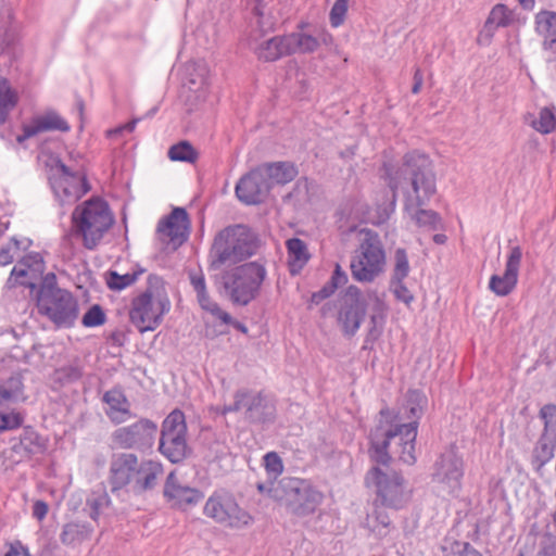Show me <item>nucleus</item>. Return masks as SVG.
I'll return each instance as SVG.
<instances>
[{
  "label": "nucleus",
  "instance_id": "2f4dec72",
  "mask_svg": "<svg viewBox=\"0 0 556 556\" xmlns=\"http://www.w3.org/2000/svg\"><path fill=\"white\" fill-rule=\"evenodd\" d=\"M275 405L263 392H256V403L249 414V421L253 424L270 422L275 419Z\"/></svg>",
  "mask_w": 556,
  "mask_h": 556
},
{
  "label": "nucleus",
  "instance_id": "de8ad7c7",
  "mask_svg": "<svg viewBox=\"0 0 556 556\" xmlns=\"http://www.w3.org/2000/svg\"><path fill=\"white\" fill-rule=\"evenodd\" d=\"M395 266L393 270L392 279L396 281L404 280L409 273L408 257L405 249L399 248L394 254Z\"/></svg>",
  "mask_w": 556,
  "mask_h": 556
},
{
  "label": "nucleus",
  "instance_id": "aec40b11",
  "mask_svg": "<svg viewBox=\"0 0 556 556\" xmlns=\"http://www.w3.org/2000/svg\"><path fill=\"white\" fill-rule=\"evenodd\" d=\"M271 188L265 172L258 166L242 176L236 185V195L244 204H260Z\"/></svg>",
  "mask_w": 556,
  "mask_h": 556
},
{
  "label": "nucleus",
  "instance_id": "3c124183",
  "mask_svg": "<svg viewBox=\"0 0 556 556\" xmlns=\"http://www.w3.org/2000/svg\"><path fill=\"white\" fill-rule=\"evenodd\" d=\"M348 12V0H336L329 14L330 24L332 27H339L343 24Z\"/></svg>",
  "mask_w": 556,
  "mask_h": 556
},
{
  "label": "nucleus",
  "instance_id": "20e7f679",
  "mask_svg": "<svg viewBox=\"0 0 556 556\" xmlns=\"http://www.w3.org/2000/svg\"><path fill=\"white\" fill-rule=\"evenodd\" d=\"M260 248L257 235L247 225H230L218 231L208 253V267L220 269L236 265L256 254Z\"/></svg>",
  "mask_w": 556,
  "mask_h": 556
},
{
  "label": "nucleus",
  "instance_id": "37998d69",
  "mask_svg": "<svg viewBox=\"0 0 556 556\" xmlns=\"http://www.w3.org/2000/svg\"><path fill=\"white\" fill-rule=\"evenodd\" d=\"M111 500L105 490L93 491L86 501L89 517L97 521L104 508H108Z\"/></svg>",
  "mask_w": 556,
  "mask_h": 556
},
{
  "label": "nucleus",
  "instance_id": "412c9836",
  "mask_svg": "<svg viewBox=\"0 0 556 556\" xmlns=\"http://www.w3.org/2000/svg\"><path fill=\"white\" fill-rule=\"evenodd\" d=\"M522 257L520 247H514L507 257L505 271L503 275H493L489 282V288L498 296L508 295L516 287L518 274Z\"/></svg>",
  "mask_w": 556,
  "mask_h": 556
},
{
  "label": "nucleus",
  "instance_id": "f3484780",
  "mask_svg": "<svg viewBox=\"0 0 556 556\" xmlns=\"http://www.w3.org/2000/svg\"><path fill=\"white\" fill-rule=\"evenodd\" d=\"M367 311L366 300L356 286H349L341 298L338 324L345 337H353L361 327Z\"/></svg>",
  "mask_w": 556,
  "mask_h": 556
},
{
  "label": "nucleus",
  "instance_id": "39448f33",
  "mask_svg": "<svg viewBox=\"0 0 556 556\" xmlns=\"http://www.w3.org/2000/svg\"><path fill=\"white\" fill-rule=\"evenodd\" d=\"M37 311L46 316L55 329L72 328L79 316L77 299L66 289L58 286L54 273L41 277L37 287Z\"/></svg>",
  "mask_w": 556,
  "mask_h": 556
},
{
  "label": "nucleus",
  "instance_id": "9b49d317",
  "mask_svg": "<svg viewBox=\"0 0 556 556\" xmlns=\"http://www.w3.org/2000/svg\"><path fill=\"white\" fill-rule=\"evenodd\" d=\"M72 220L87 249H93L113 224L108 203L99 198L88 200L83 207L77 206Z\"/></svg>",
  "mask_w": 556,
  "mask_h": 556
},
{
  "label": "nucleus",
  "instance_id": "0eeeda50",
  "mask_svg": "<svg viewBox=\"0 0 556 556\" xmlns=\"http://www.w3.org/2000/svg\"><path fill=\"white\" fill-rule=\"evenodd\" d=\"M169 309L170 301L163 278L149 275L146 290L131 301L129 318L139 332L143 333L156 329Z\"/></svg>",
  "mask_w": 556,
  "mask_h": 556
},
{
  "label": "nucleus",
  "instance_id": "a211bd4d",
  "mask_svg": "<svg viewBox=\"0 0 556 556\" xmlns=\"http://www.w3.org/2000/svg\"><path fill=\"white\" fill-rule=\"evenodd\" d=\"M543 421V431L533 448L532 463L540 469L545 466L555 454L556 448V404H545L539 412Z\"/></svg>",
  "mask_w": 556,
  "mask_h": 556
},
{
  "label": "nucleus",
  "instance_id": "69168bd1",
  "mask_svg": "<svg viewBox=\"0 0 556 556\" xmlns=\"http://www.w3.org/2000/svg\"><path fill=\"white\" fill-rule=\"evenodd\" d=\"M371 323H372V327L368 331L366 339H365L366 344L375 342L380 336V331L376 328V316H371Z\"/></svg>",
  "mask_w": 556,
  "mask_h": 556
},
{
  "label": "nucleus",
  "instance_id": "cd10ccee",
  "mask_svg": "<svg viewBox=\"0 0 556 556\" xmlns=\"http://www.w3.org/2000/svg\"><path fill=\"white\" fill-rule=\"evenodd\" d=\"M33 241L28 238L11 237L0 247V267L17 262L21 256L29 252Z\"/></svg>",
  "mask_w": 556,
  "mask_h": 556
},
{
  "label": "nucleus",
  "instance_id": "f8f14e48",
  "mask_svg": "<svg viewBox=\"0 0 556 556\" xmlns=\"http://www.w3.org/2000/svg\"><path fill=\"white\" fill-rule=\"evenodd\" d=\"M384 264L386 254L381 241L377 233L369 230L352 256V277L358 282H372L383 271Z\"/></svg>",
  "mask_w": 556,
  "mask_h": 556
},
{
  "label": "nucleus",
  "instance_id": "2eb2a0df",
  "mask_svg": "<svg viewBox=\"0 0 556 556\" xmlns=\"http://www.w3.org/2000/svg\"><path fill=\"white\" fill-rule=\"evenodd\" d=\"M4 288L28 301L29 316L35 314V252L29 251L15 262Z\"/></svg>",
  "mask_w": 556,
  "mask_h": 556
},
{
  "label": "nucleus",
  "instance_id": "603ef678",
  "mask_svg": "<svg viewBox=\"0 0 556 556\" xmlns=\"http://www.w3.org/2000/svg\"><path fill=\"white\" fill-rule=\"evenodd\" d=\"M235 399L241 400L242 409H245V418L249 419V414L256 403V393L247 389L237 390Z\"/></svg>",
  "mask_w": 556,
  "mask_h": 556
},
{
  "label": "nucleus",
  "instance_id": "6e6552de",
  "mask_svg": "<svg viewBox=\"0 0 556 556\" xmlns=\"http://www.w3.org/2000/svg\"><path fill=\"white\" fill-rule=\"evenodd\" d=\"M46 146V143H41L37 159L45 166L47 179L54 194L62 202L72 203L79 200L90 190L86 175L73 172Z\"/></svg>",
  "mask_w": 556,
  "mask_h": 556
},
{
  "label": "nucleus",
  "instance_id": "5701e85b",
  "mask_svg": "<svg viewBox=\"0 0 556 556\" xmlns=\"http://www.w3.org/2000/svg\"><path fill=\"white\" fill-rule=\"evenodd\" d=\"M190 219L184 207H175L157 225V231L169 239L175 245H181L188 239Z\"/></svg>",
  "mask_w": 556,
  "mask_h": 556
},
{
  "label": "nucleus",
  "instance_id": "ddd939ff",
  "mask_svg": "<svg viewBox=\"0 0 556 556\" xmlns=\"http://www.w3.org/2000/svg\"><path fill=\"white\" fill-rule=\"evenodd\" d=\"M187 433L184 412L174 409L162 422L159 452L173 464L184 462L192 452L187 442Z\"/></svg>",
  "mask_w": 556,
  "mask_h": 556
},
{
  "label": "nucleus",
  "instance_id": "c756f323",
  "mask_svg": "<svg viewBox=\"0 0 556 556\" xmlns=\"http://www.w3.org/2000/svg\"><path fill=\"white\" fill-rule=\"evenodd\" d=\"M288 265L292 275L299 274L309 260L305 242L299 238H291L286 242Z\"/></svg>",
  "mask_w": 556,
  "mask_h": 556
},
{
  "label": "nucleus",
  "instance_id": "c9c22d12",
  "mask_svg": "<svg viewBox=\"0 0 556 556\" xmlns=\"http://www.w3.org/2000/svg\"><path fill=\"white\" fill-rule=\"evenodd\" d=\"M70 129L68 123L55 111L37 115V135L43 131L67 132Z\"/></svg>",
  "mask_w": 556,
  "mask_h": 556
},
{
  "label": "nucleus",
  "instance_id": "a19ab883",
  "mask_svg": "<svg viewBox=\"0 0 556 556\" xmlns=\"http://www.w3.org/2000/svg\"><path fill=\"white\" fill-rule=\"evenodd\" d=\"M188 278L193 291L197 294V301L202 309L210 305L213 300L207 291L205 277L202 270H189Z\"/></svg>",
  "mask_w": 556,
  "mask_h": 556
},
{
  "label": "nucleus",
  "instance_id": "79ce46f5",
  "mask_svg": "<svg viewBox=\"0 0 556 556\" xmlns=\"http://www.w3.org/2000/svg\"><path fill=\"white\" fill-rule=\"evenodd\" d=\"M427 405V396L420 390L410 389L406 393L407 418L418 421Z\"/></svg>",
  "mask_w": 556,
  "mask_h": 556
},
{
  "label": "nucleus",
  "instance_id": "9d476101",
  "mask_svg": "<svg viewBox=\"0 0 556 556\" xmlns=\"http://www.w3.org/2000/svg\"><path fill=\"white\" fill-rule=\"evenodd\" d=\"M365 485L375 493L372 505L400 510L410 500V491L403 475L392 469L383 470L379 465L367 471Z\"/></svg>",
  "mask_w": 556,
  "mask_h": 556
},
{
  "label": "nucleus",
  "instance_id": "5fc2aeb1",
  "mask_svg": "<svg viewBox=\"0 0 556 556\" xmlns=\"http://www.w3.org/2000/svg\"><path fill=\"white\" fill-rule=\"evenodd\" d=\"M391 288L399 301L408 305L414 300V295L404 285L403 280L396 281V279H391Z\"/></svg>",
  "mask_w": 556,
  "mask_h": 556
},
{
  "label": "nucleus",
  "instance_id": "bf43d9fd",
  "mask_svg": "<svg viewBox=\"0 0 556 556\" xmlns=\"http://www.w3.org/2000/svg\"><path fill=\"white\" fill-rule=\"evenodd\" d=\"M204 311L211 313L216 318L220 319L226 325H232L233 318L231 315L224 309L220 308V306L216 302H212L210 305H207Z\"/></svg>",
  "mask_w": 556,
  "mask_h": 556
},
{
  "label": "nucleus",
  "instance_id": "864d4df0",
  "mask_svg": "<svg viewBox=\"0 0 556 556\" xmlns=\"http://www.w3.org/2000/svg\"><path fill=\"white\" fill-rule=\"evenodd\" d=\"M23 416L18 413L2 414L0 413V433L7 430H13L21 427Z\"/></svg>",
  "mask_w": 556,
  "mask_h": 556
},
{
  "label": "nucleus",
  "instance_id": "bb28decb",
  "mask_svg": "<svg viewBox=\"0 0 556 556\" xmlns=\"http://www.w3.org/2000/svg\"><path fill=\"white\" fill-rule=\"evenodd\" d=\"M288 35L275 36L263 41L255 50L257 58L264 62H275L286 55H291Z\"/></svg>",
  "mask_w": 556,
  "mask_h": 556
},
{
  "label": "nucleus",
  "instance_id": "13d9d810",
  "mask_svg": "<svg viewBox=\"0 0 556 556\" xmlns=\"http://www.w3.org/2000/svg\"><path fill=\"white\" fill-rule=\"evenodd\" d=\"M337 289L338 288L336 286H332L330 281H327L320 290L312 294L311 303L318 305L324 300L330 298L336 292Z\"/></svg>",
  "mask_w": 556,
  "mask_h": 556
},
{
  "label": "nucleus",
  "instance_id": "6e6d98bb",
  "mask_svg": "<svg viewBox=\"0 0 556 556\" xmlns=\"http://www.w3.org/2000/svg\"><path fill=\"white\" fill-rule=\"evenodd\" d=\"M451 556H482V554L470 543L456 541L452 545Z\"/></svg>",
  "mask_w": 556,
  "mask_h": 556
},
{
  "label": "nucleus",
  "instance_id": "e433bc0d",
  "mask_svg": "<svg viewBox=\"0 0 556 556\" xmlns=\"http://www.w3.org/2000/svg\"><path fill=\"white\" fill-rule=\"evenodd\" d=\"M93 528L84 522H70L64 526L61 540L64 544L80 543L90 538Z\"/></svg>",
  "mask_w": 556,
  "mask_h": 556
},
{
  "label": "nucleus",
  "instance_id": "393cba45",
  "mask_svg": "<svg viewBox=\"0 0 556 556\" xmlns=\"http://www.w3.org/2000/svg\"><path fill=\"white\" fill-rule=\"evenodd\" d=\"M103 402L108 404L106 416L115 425H121L132 417L129 402L119 389H112L104 393Z\"/></svg>",
  "mask_w": 556,
  "mask_h": 556
},
{
  "label": "nucleus",
  "instance_id": "58836bf2",
  "mask_svg": "<svg viewBox=\"0 0 556 556\" xmlns=\"http://www.w3.org/2000/svg\"><path fill=\"white\" fill-rule=\"evenodd\" d=\"M167 155L172 161L194 164L200 154L189 141L181 140L168 149Z\"/></svg>",
  "mask_w": 556,
  "mask_h": 556
},
{
  "label": "nucleus",
  "instance_id": "a878e982",
  "mask_svg": "<svg viewBox=\"0 0 556 556\" xmlns=\"http://www.w3.org/2000/svg\"><path fill=\"white\" fill-rule=\"evenodd\" d=\"M535 31L543 38V49L556 53V12L542 10L534 17Z\"/></svg>",
  "mask_w": 556,
  "mask_h": 556
},
{
  "label": "nucleus",
  "instance_id": "49530a36",
  "mask_svg": "<svg viewBox=\"0 0 556 556\" xmlns=\"http://www.w3.org/2000/svg\"><path fill=\"white\" fill-rule=\"evenodd\" d=\"M532 127L542 134L553 131L556 127V119L553 112L547 108L542 109L539 118L532 122Z\"/></svg>",
  "mask_w": 556,
  "mask_h": 556
},
{
  "label": "nucleus",
  "instance_id": "c03bdc74",
  "mask_svg": "<svg viewBox=\"0 0 556 556\" xmlns=\"http://www.w3.org/2000/svg\"><path fill=\"white\" fill-rule=\"evenodd\" d=\"M144 271V269H139L134 273H127L125 275H119L115 270H109L106 273L105 281L109 289L114 291H121L132 283L136 282L138 277Z\"/></svg>",
  "mask_w": 556,
  "mask_h": 556
},
{
  "label": "nucleus",
  "instance_id": "f03ea898",
  "mask_svg": "<svg viewBox=\"0 0 556 556\" xmlns=\"http://www.w3.org/2000/svg\"><path fill=\"white\" fill-rule=\"evenodd\" d=\"M379 419L369 434V456L377 465L389 466L391 456L389 445L391 440L399 438L400 459L407 464L416 463L415 442L417 438L418 421L396 424V416L388 407L379 412Z\"/></svg>",
  "mask_w": 556,
  "mask_h": 556
},
{
  "label": "nucleus",
  "instance_id": "ea45409f",
  "mask_svg": "<svg viewBox=\"0 0 556 556\" xmlns=\"http://www.w3.org/2000/svg\"><path fill=\"white\" fill-rule=\"evenodd\" d=\"M513 22V12L505 4L498 3L491 10L485 21L484 27L491 30L500 27H507Z\"/></svg>",
  "mask_w": 556,
  "mask_h": 556
},
{
  "label": "nucleus",
  "instance_id": "0e129e2a",
  "mask_svg": "<svg viewBox=\"0 0 556 556\" xmlns=\"http://www.w3.org/2000/svg\"><path fill=\"white\" fill-rule=\"evenodd\" d=\"M413 80H414V84L412 87V92L414 94H417L420 92V90L422 88V84H424V76H422L420 68L417 67L415 70Z\"/></svg>",
  "mask_w": 556,
  "mask_h": 556
},
{
  "label": "nucleus",
  "instance_id": "7ed1b4c3",
  "mask_svg": "<svg viewBox=\"0 0 556 556\" xmlns=\"http://www.w3.org/2000/svg\"><path fill=\"white\" fill-rule=\"evenodd\" d=\"M162 473L161 463L140 460L134 453L121 452L111 456L108 481L113 494L126 488H130L135 494H143L155 488Z\"/></svg>",
  "mask_w": 556,
  "mask_h": 556
},
{
  "label": "nucleus",
  "instance_id": "338daca9",
  "mask_svg": "<svg viewBox=\"0 0 556 556\" xmlns=\"http://www.w3.org/2000/svg\"><path fill=\"white\" fill-rule=\"evenodd\" d=\"M49 506L43 501H37V519L41 520L46 517L48 514Z\"/></svg>",
  "mask_w": 556,
  "mask_h": 556
},
{
  "label": "nucleus",
  "instance_id": "e2e57ef3",
  "mask_svg": "<svg viewBox=\"0 0 556 556\" xmlns=\"http://www.w3.org/2000/svg\"><path fill=\"white\" fill-rule=\"evenodd\" d=\"M9 549L4 556H30L28 548L22 545L20 541L9 543Z\"/></svg>",
  "mask_w": 556,
  "mask_h": 556
},
{
  "label": "nucleus",
  "instance_id": "774afa93",
  "mask_svg": "<svg viewBox=\"0 0 556 556\" xmlns=\"http://www.w3.org/2000/svg\"><path fill=\"white\" fill-rule=\"evenodd\" d=\"M233 403L229 406H225L223 408V413L224 414H227V413H232V412H239L242 409V404H241V400H238V399H235L233 397Z\"/></svg>",
  "mask_w": 556,
  "mask_h": 556
},
{
  "label": "nucleus",
  "instance_id": "7c9ffc66",
  "mask_svg": "<svg viewBox=\"0 0 556 556\" xmlns=\"http://www.w3.org/2000/svg\"><path fill=\"white\" fill-rule=\"evenodd\" d=\"M17 103V91L11 86L8 78L0 76V126L7 123Z\"/></svg>",
  "mask_w": 556,
  "mask_h": 556
},
{
  "label": "nucleus",
  "instance_id": "4be33fe9",
  "mask_svg": "<svg viewBox=\"0 0 556 556\" xmlns=\"http://www.w3.org/2000/svg\"><path fill=\"white\" fill-rule=\"evenodd\" d=\"M163 494L168 502L181 509L197 505L204 497L200 490L181 484L174 471L166 478Z\"/></svg>",
  "mask_w": 556,
  "mask_h": 556
},
{
  "label": "nucleus",
  "instance_id": "680f3d73",
  "mask_svg": "<svg viewBox=\"0 0 556 556\" xmlns=\"http://www.w3.org/2000/svg\"><path fill=\"white\" fill-rule=\"evenodd\" d=\"M329 281L332 283V286H336L337 288H339L348 282V275L342 269L340 264H338V263L336 264L334 270H333Z\"/></svg>",
  "mask_w": 556,
  "mask_h": 556
},
{
  "label": "nucleus",
  "instance_id": "1a4fd4ad",
  "mask_svg": "<svg viewBox=\"0 0 556 556\" xmlns=\"http://www.w3.org/2000/svg\"><path fill=\"white\" fill-rule=\"evenodd\" d=\"M268 496L283 504L290 514L298 517L314 514L324 500V494L309 481L294 477H283L273 484Z\"/></svg>",
  "mask_w": 556,
  "mask_h": 556
},
{
  "label": "nucleus",
  "instance_id": "4d7b16f0",
  "mask_svg": "<svg viewBox=\"0 0 556 556\" xmlns=\"http://www.w3.org/2000/svg\"><path fill=\"white\" fill-rule=\"evenodd\" d=\"M384 506L374 505V511L367 516V522L370 525V521L374 520L377 525L381 526L383 529H387L391 525V519L387 513L383 511Z\"/></svg>",
  "mask_w": 556,
  "mask_h": 556
},
{
  "label": "nucleus",
  "instance_id": "a18cd8bd",
  "mask_svg": "<svg viewBox=\"0 0 556 556\" xmlns=\"http://www.w3.org/2000/svg\"><path fill=\"white\" fill-rule=\"evenodd\" d=\"M106 321V315L99 304H93L90 308L84 314L81 318V324L84 327L93 328L102 326Z\"/></svg>",
  "mask_w": 556,
  "mask_h": 556
},
{
  "label": "nucleus",
  "instance_id": "dca6fc26",
  "mask_svg": "<svg viewBox=\"0 0 556 556\" xmlns=\"http://www.w3.org/2000/svg\"><path fill=\"white\" fill-rule=\"evenodd\" d=\"M156 434L157 425L151 419L141 418L129 426L115 429L111 440L118 448L147 452L153 446Z\"/></svg>",
  "mask_w": 556,
  "mask_h": 556
},
{
  "label": "nucleus",
  "instance_id": "6ab92c4d",
  "mask_svg": "<svg viewBox=\"0 0 556 556\" xmlns=\"http://www.w3.org/2000/svg\"><path fill=\"white\" fill-rule=\"evenodd\" d=\"M463 460L453 452L442 454L434 463L432 482L447 495L456 494L462 486Z\"/></svg>",
  "mask_w": 556,
  "mask_h": 556
},
{
  "label": "nucleus",
  "instance_id": "423d86ee",
  "mask_svg": "<svg viewBox=\"0 0 556 556\" xmlns=\"http://www.w3.org/2000/svg\"><path fill=\"white\" fill-rule=\"evenodd\" d=\"M266 276L263 264L248 262L223 271L215 283L218 293L233 305L247 306L260 295Z\"/></svg>",
  "mask_w": 556,
  "mask_h": 556
},
{
  "label": "nucleus",
  "instance_id": "4468645a",
  "mask_svg": "<svg viewBox=\"0 0 556 556\" xmlns=\"http://www.w3.org/2000/svg\"><path fill=\"white\" fill-rule=\"evenodd\" d=\"M203 513L215 522L230 529H242L250 526L253 517L240 507L232 493L215 491L206 501Z\"/></svg>",
  "mask_w": 556,
  "mask_h": 556
},
{
  "label": "nucleus",
  "instance_id": "b1692460",
  "mask_svg": "<svg viewBox=\"0 0 556 556\" xmlns=\"http://www.w3.org/2000/svg\"><path fill=\"white\" fill-rule=\"evenodd\" d=\"M20 45L17 27L13 23V14L10 8L0 9V56L12 60L16 56Z\"/></svg>",
  "mask_w": 556,
  "mask_h": 556
},
{
  "label": "nucleus",
  "instance_id": "72a5a7b5",
  "mask_svg": "<svg viewBox=\"0 0 556 556\" xmlns=\"http://www.w3.org/2000/svg\"><path fill=\"white\" fill-rule=\"evenodd\" d=\"M290 53H313L320 46V39L305 33L288 34Z\"/></svg>",
  "mask_w": 556,
  "mask_h": 556
},
{
  "label": "nucleus",
  "instance_id": "052dcab7",
  "mask_svg": "<svg viewBox=\"0 0 556 556\" xmlns=\"http://www.w3.org/2000/svg\"><path fill=\"white\" fill-rule=\"evenodd\" d=\"M141 121V118L137 117V118H132L130 122L126 123L125 125L123 126H118L114 129H109L106 131V136L109 138H113V137H117L119 135H122L124 131H127V132H132L134 129L136 128V125Z\"/></svg>",
  "mask_w": 556,
  "mask_h": 556
},
{
  "label": "nucleus",
  "instance_id": "473e14b6",
  "mask_svg": "<svg viewBox=\"0 0 556 556\" xmlns=\"http://www.w3.org/2000/svg\"><path fill=\"white\" fill-rule=\"evenodd\" d=\"M84 372V367L79 359H74L70 364L61 366L53 371L52 380L60 387L77 382Z\"/></svg>",
  "mask_w": 556,
  "mask_h": 556
},
{
  "label": "nucleus",
  "instance_id": "f257e3e1",
  "mask_svg": "<svg viewBox=\"0 0 556 556\" xmlns=\"http://www.w3.org/2000/svg\"><path fill=\"white\" fill-rule=\"evenodd\" d=\"M387 175L392 190V207L395 206L399 188L405 197L406 212H410L415 206H426L437 193V176L432 161L418 151L406 153L402 164L394 172L388 170Z\"/></svg>",
  "mask_w": 556,
  "mask_h": 556
},
{
  "label": "nucleus",
  "instance_id": "09e8293b",
  "mask_svg": "<svg viewBox=\"0 0 556 556\" xmlns=\"http://www.w3.org/2000/svg\"><path fill=\"white\" fill-rule=\"evenodd\" d=\"M263 459L268 477L276 480L283 471L281 457L276 452H268Z\"/></svg>",
  "mask_w": 556,
  "mask_h": 556
},
{
  "label": "nucleus",
  "instance_id": "f704fd0d",
  "mask_svg": "<svg viewBox=\"0 0 556 556\" xmlns=\"http://www.w3.org/2000/svg\"><path fill=\"white\" fill-rule=\"evenodd\" d=\"M415 224L428 230H439L443 227L442 218L435 211L425 210L424 206H415L407 212Z\"/></svg>",
  "mask_w": 556,
  "mask_h": 556
},
{
  "label": "nucleus",
  "instance_id": "4c0bfd02",
  "mask_svg": "<svg viewBox=\"0 0 556 556\" xmlns=\"http://www.w3.org/2000/svg\"><path fill=\"white\" fill-rule=\"evenodd\" d=\"M23 390V382L21 376H11L4 381L0 382V407L12 402H15L21 395Z\"/></svg>",
  "mask_w": 556,
  "mask_h": 556
},
{
  "label": "nucleus",
  "instance_id": "c85d7f7f",
  "mask_svg": "<svg viewBox=\"0 0 556 556\" xmlns=\"http://www.w3.org/2000/svg\"><path fill=\"white\" fill-rule=\"evenodd\" d=\"M268 181L276 185H286L292 181L299 174L298 168L291 162H273L261 166Z\"/></svg>",
  "mask_w": 556,
  "mask_h": 556
},
{
  "label": "nucleus",
  "instance_id": "8fccbe9b",
  "mask_svg": "<svg viewBox=\"0 0 556 556\" xmlns=\"http://www.w3.org/2000/svg\"><path fill=\"white\" fill-rule=\"evenodd\" d=\"M35 137V115L31 114L21 124V132L15 135V141L18 148H26V140Z\"/></svg>",
  "mask_w": 556,
  "mask_h": 556
}]
</instances>
